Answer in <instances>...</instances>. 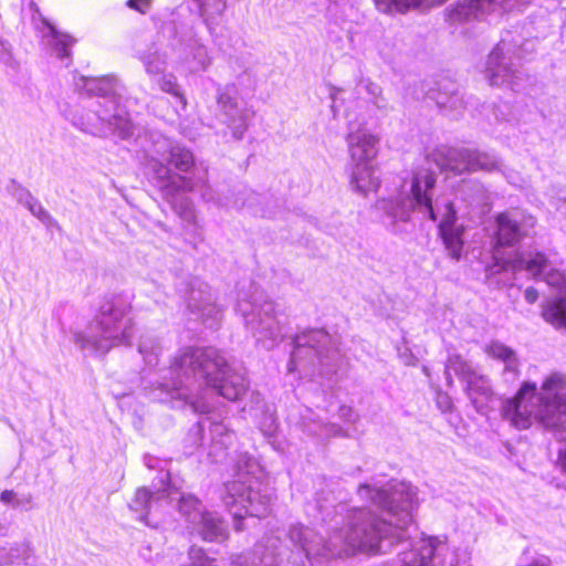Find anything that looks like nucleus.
I'll return each instance as SVG.
<instances>
[{
    "mask_svg": "<svg viewBox=\"0 0 566 566\" xmlns=\"http://www.w3.org/2000/svg\"><path fill=\"white\" fill-rule=\"evenodd\" d=\"M174 143L159 132H148L142 137V146L145 156L148 158V166L158 181L164 196L175 206V197L179 193L201 191L207 186L208 171L206 168H196L191 177L174 174L165 164L169 153L172 151ZM177 209L176 207H174Z\"/></svg>",
    "mask_w": 566,
    "mask_h": 566,
    "instance_id": "nucleus-6",
    "label": "nucleus"
},
{
    "mask_svg": "<svg viewBox=\"0 0 566 566\" xmlns=\"http://www.w3.org/2000/svg\"><path fill=\"white\" fill-rule=\"evenodd\" d=\"M423 371L428 375V368L423 367Z\"/></svg>",
    "mask_w": 566,
    "mask_h": 566,
    "instance_id": "nucleus-53",
    "label": "nucleus"
},
{
    "mask_svg": "<svg viewBox=\"0 0 566 566\" xmlns=\"http://www.w3.org/2000/svg\"><path fill=\"white\" fill-rule=\"evenodd\" d=\"M238 479L224 485L223 503L233 515L237 531L245 517H264L270 513L272 496L254 475L260 467L254 458L241 454L237 462Z\"/></svg>",
    "mask_w": 566,
    "mask_h": 566,
    "instance_id": "nucleus-5",
    "label": "nucleus"
},
{
    "mask_svg": "<svg viewBox=\"0 0 566 566\" xmlns=\"http://www.w3.org/2000/svg\"><path fill=\"white\" fill-rule=\"evenodd\" d=\"M188 308L197 313L203 323L213 326L221 316L222 308L214 302L210 287L206 283H198L189 291Z\"/></svg>",
    "mask_w": 566,
    "mask_h": 566,
    "instance_id": "nucleus-18",
    "label": "nucleus"
},
{
    "mask_svg": "<svg viewBox=\"0 0 566 566\" xmlns=\"http://www.w3.org/2000/svg\"><path fill=\"white\" fill-rule=\"evenodd\" d=\"M46 44L51 48L55 55L63 60L71 56L70 48L75 42L70 35L60 33L53 25L44 22V33Z\"/></svg>",
    "mask_w": 566,
    "mask_h": 566,
    "instance_id": "nucleus-28",
    "label": "nucleus"
},
{
    "mask_svg": "<svg viewBox=\"0 0 566 566\" xmlns=\"http://www.w3.org/2000/svg\"><path fill=\"white\" fill-rule=\"evenodd\" d=\"M138 59L149 76H160L168 64V50L153 44L146 50L139 51Z\"/></svg>",
    "mask_w": 566,
    "mask_h": 566,
    "instance_id": "nucleus-23",
    "label": "nucleus"
},
{
    "mask_svg": "<svg viewBox=\"0 0 566 566\" xmlns=\"http://www.w3.org/2000/svg\"><path fill=\"white\" fill-rule=\"evenodd\" d=\"M496 244L493 252L494 265L490 269L492 273H499L511 268L513 270L514 261L520 256L527 254H518L513 259H505L500 251L501 247L513 245L522 238V230L517 219L511 212H503L496 217Z\"/></svg>",
    "mask_w": 566,
    "mask_h": 566,
    "instance_id": "nucleus-15",
    "label": "nucleus"
},
{
    "mask_svg": "<svg viewBox=\"0 0 566 566\" xmlns=\"http://www.w3.org/2000/svg\"><path fill=\"white\" fill-rule=\"evenodd\" d=\"M399 357L406 366L416 365L417 359L409 349H406L405 352L399 353Z\"/></svg>",
    "mask_w": 566,
    "mask_h": 566,
    "instance_id": "nucleus-45",
    "label": "nucleus"
},
{
    "mask_svg": "<svg viewBox=\"0 0 566 566\" xmlns=\"http://www.w3.org/2000/svg\"><path fill=\"white\" fill-rule=\"evenodd\" d=\"M513 270H526L534 279H541L557 290L558 295L543 305L542 316L555 327L566 328V279L564 274L552 269L546 256L539 252L517 258L513 263Z\"/></svg>",
    "mask_w": 566,
    "mask_h": 566,
    "instance_id": "nucleus-10",
    "label": "nucleus"
},
{
    "mask_svg": "<svg viewBox=\"0 0 566 566\" xmlns=\"http://www.w3.org/2000/svg\"><path fill=\"white\" fill-rule=\"evenodd\" d=\"M502 413L517 429L538 422L562 442L557 465L566 472V375L552 373L538 390L535 382H525L512 399L505 401Z\"/></svg>",
    "mask_w": 566,
    "mask_h": 566,
    "instance_id": "nucleus-4",
    "label": "nucleus"
},
{
    "mask_svg": "<svg viewBox=\"0 0 566 566\" xmlns=\"http://www.w3.org/2000/svg\"><path fill=\"white\" fill-rule=\"evenodd\" d=\"M19 201L24 205L28 210L41 222L49 226L56 223L53 217L41 205V202H39L29 191H23L19 197Z\"/></svg>",
    "mask_w": 566,
    "mask_h": 566,
    "instance_id": "nucleus-35",
    "label": "nucleus"
},
{
    "mask_svg": "<svg viewBox=\"0 0 566 566\" xmlns=\"http://www.w3.org/2000/svg\"><path fill=\"white\" fill-rule=\"evenodd\" d=\"M451 373H454L467 384V392L478 411H483L488 402L493 400L489 379L478 374L474 368L459 355H451L446 364V378L452 384Z\"/></svg>",
    "mask_w": 566,
    "mask_h": 566,
    "instance_id": "nucleus-14",
    "label": "nucleus"
},
{
    "mask_svg": "<svg viewBox=\"0 0 566 566\" xmlns=\"http://www.w3.org/2000/svg\"><path fill=\"white\" fill-rule=\"evenodd\" d=\"M205 386L231 401L240 399L248 389L244 376L234 371L218 349L186 347L164 370L159 388L165 397L159 400H170L174 408L190 406L195 412L208 413L211 407L199 395Z\"/></svg>",
    "mask_w": 566,
    "mask_h": 566,
    "instance_id": "nucleus-3",
    "label": "nucleus"
},
{
    "mask_svg": "<svg viewBox=\"0 0 566 566\" xmlns=\"http://www.w3.org/2000/svg\"><path fill=\"white\" fill-rule=\"evenodd\" d=\"M14 492L13 491H3L0 495V500L3 502V503H10L13 497H14Z\"/></svg>",
    "mask_w": 566,
    "mask_h": 566,
    "instance_id": "nucleus-48",
    "label": "nucleus"
},
{
    "mask_svg": "<svg viewBox=\"0 0 566 566\" xmlns=\"http://www.w3.org/2000/svg\"><path fill=\"white\" fill-rule=\"evenodd\" d=\"M234 88L227 86L218 93V105L220 107V120L230 129L232 137L237 140L243 138L250 118L249 111L240 107L233 96Z\"/></svg>",
    "mask_w": 566,
    "mask_h": 566,
    "instance_id": "nucleus-16",
    "label": "nucleus"
},
{
    "mask_svg": "<svg viewBox=\"0 0 566 566\" xmlns=\"http://www.w3.org/2000/svg\"><path fill=\"white\" fill-rule=\"evenodd\" d=\"M237 311L252 332L256 344L265 349H272L283 339V324L275 304L266 300L262 293H256L252 300L240 297Z\"/></svg>",
    "mask_w": 566,
    "mask_h": 566,
    "instance_id": "nucleus-11",
    "label": "nucleus"
},
{
    "mask_svg": "<svg viewBox=\"0 0 566 566\" xmlns=\"http://www.w3.org/2000/svg\"><path fill=\"white\" fill-rule=\"evenodd\" d=\"M220 428H221V426H220V424H217V426H216V430H219Z\"/></svg>",
    "mask_w": 566,
    "mask_h": 566,
    "instance_id": "nucleus-54",
    "label": "nucleus"
},
{
    "mask_svg": "<svg viewBox=\"0 0 566 566\" xmlns=\"http://www.w3.org/2000/svg\"><path fill=\"white\" fill-rule=\"evenodd\" d=\"M359 94H366L369 103H371L379 111H388L389 104L387 98L382 94V88L377 83L369 78H363L357 85Z\"/></svg>",
    "mask_w": 566,
    "mask_h": 566,
    "instance_id": "nucleus-32",
    "label": "nucleus"
},
{
    "mask_svg": "<svg viewBox=\"0 0 566 566\" xmlns=\"http://www.w3.org/2000/svg\"><path fill=\"white\" fill-rule=\"evenodd\" d=\"M357 495L379 509L382 516L359 509L347 527L335 532L328 542L307 526L296 524L290 528V541L312 566L317 557L348 556L358 551L386 554L395 543L405 544L411 538L413 512L418 506L415 486L405 481L384 483L371 479L358 486Z\"/></svg>",
    "mask_w": 566,
    "mask_h": 566,
    "instance_id": "nucleus-1",
    "label": "nucleus"
},
{
    "mask_svg": "<svg viewBox=\"0 0 566 566\" xmlns=\"http://www.w3.org/2000/svg\"><path fill=\"white\" fill-rule=\"evenodd\" d=\"M484 350L488 356H490L494 359H499L504 363V365H505L504 373L505 374H511L513 378L516 377L518 361H517L516 355L512 348L507 347L506 345H504L497 340H493L485 346Z\"/></svg>",
    "mask_w": 566,
    "mask_h": 566,
    "instance_id": "nucleus-29",
    "label": "nucleus"
},
{
    "mask_svg": "<svg viewBox=\"0 0 566 566\" xmlns=\"http://www.w3.org/2000/svg\"><path fill=\"white\" fill-rule=\"evenodd\" d=\"M107 103L111 105L112 108L114 107V101L109 99L107 101Z\"/></svg>",
    "mask_w": 566,
    "mask_h": 566,
    "instance_id": "nucleus-52",
    "label": "nucleus"
},
{
    "mask_svg": "<svg viewBox=\"0 0 566 566\" xmlns=\"http://www.w3.org/2000/svg\"><path fill=\"white\" fill-rule=\"evenodd\" d=\"M151 4V0H128L127 7L140 13H146Z\"/></svg>",
    "mask_w": 566,
    "mask_h": 566,
    "instance_id": "nucleus-41",
    "label": "nucleus"
},
{
    "mask_svg": "<svg viewBox=\"0 0 566 566\" xmlns=\"http://www.w3.org/2000/svg\"><path fill=\"white\" fill-rule=\"evenodd\" d=\"M534 44L527 41L518 44L515 40L503 38L489 54L484 76L492 86L521 88L525 74L521 70L524 51H532Z\"/></svg>",
    "mask_w": 566,
    "mask_h": 566,
    "instance_id": "nucleus-9",
    "label": "nucleus"
},
{
    "mask_svg": "<svg viewBox=\"0 0 566 566\" xmlns=\"http://www.w3.org/2000/svg\"><path fill=\"white\" fill-rule=\"evenodd\" d=\"M130 306L119 298L106 300L99 307L94 324L87 334H77L76 343L94 354H105L112 347L130 345L133 321Z\"/></svg>",
    "mask_w": 566,
    "mask_h": 566,
    "instance_id": "nucleus-7",
    "label": "nucleus"
},
{
    "mask_svg": "<svg viewBox=\"0 0 566 566\" xmlns=\"http://www.w3.org/2000/svg\"><path fill=\"white\" fill-rule=\"evenodd\" d=\"M27 544H15L9 548L0 547V565L10 564L22 557L28 551Z\"/></svg>",
    "mask_w": 566,
    "mask_h": 566,
    "instance_id": "nucleus-38",
    "label": "nucleus"
},
{
    "mask_svg": "<svg viewBox=\"0 0 566 566\" xmlns=\"http://www.w3.org/2000/svg\"><path fill=\"white\" fill-rule=\"evenodd\" d=\"M332 98H333L332 108H333L334 114L336 115V94L335 93H332Z\"/></svg>",
    "mask_w": 566,
    "mask_h": 566,
    "instance_id": "nucleus-50",
    "label": "nucleus"
},
{
    "mask_svg": "<svg viewBox=\"0 0 566 566\" xmlns=\"http://www.w3.org/2000/svg\"><path fill=\"white\" fill-rule=\"evenodd\" d=\"M349 184L353 190L364 196L377 191L380 186L377 165L375 163L350 165Z\"/></svg>",
    "mask_w": 566,
    "mask_h": 566,
    "instance_id": "nucleus-19",
    "label": "nucleus"
},
{
    "mask_svg": "<svg viewBox=\"0 0 566 566\" xmlns=\"http://www.w3.org/2000/svg\"><path fill=\"white\" fill-rule=\"evenodd\" d=\"M198 10L199 15L210 32L221 22L223 13L227 9V0H188Z\"/></svg>",
    "mask_w": 566,
    "mask_h": 566,
    "instance_id": "nucleus-25",
    "label": "nucleus"
},
{
    "mask_svg": "<svg viewBox=\"0 0 566 566\" xmlns=\"http://www.w3.org/2000/svg\"><path fill=\"white\" fill-rule=\"evenodd\" d=\"M308 431L317 437L326 438L329 436H336L339 432V428L332 423L319 424L317 428H308Z\"/></svg>",
    "mask_w": 566,
    "mask_h": 566,
    "instance_id": "nucleus-39",
    "label": "nucleus"
},
{
    "mask_svg": "<svg viewBox=\"0 0 566 566\" xmlns=\"http://www.w3.org/2000/svg\"><path fill=\"white\" fill-rule=\"evenodd\" d=\"M434 164L440 170L454 172L484 170L488 172L502 170L501 160L491 153L454 148L437 147L424 160L423 165L412 170L411 177L405 179L397 196L377 200L376 209L382 213L390 226L408 222L413 212L439 221L440 235L449 255L459 260L463 247V228L455 224V211L450 201L432 203L436 186V172L430 166Z\"/></svg>",
    "mask_w": 566,
    "mask_h": 566,
    "instance_id": "nucleus-2",
    "label": "nucleus"
},
{
    "mask_svg": "<svg viewBox=\"0 0 566 566\" xmlns=\"http://www.w3.org/2000/svg\"><path fill=\"white\" fill-rule=\"evenodd\" d=\"M447 0H375L376 8L382 13L406 12L410 9H430Z\"/></svg>",
    "mask_w": 566,
    "mask_h": 566,
    "instance_id": "nucleus-27",
    "label": "nucleus"
},
{
    "mask_svg": "<svg viewBox=\"0 0 566 566\" xmlns=\"http://www.w3.org/2000/svg\"><path fill=\"white\" fill-rule=\"evenodd\" d=\"M503 175L507 179V181L514 186L522 187V178L518 176V174L514 172L513 170H503Z\"/></svg>",
    "mask_w": 566,
    "mask_h": 566,
    "instance_id": "nucleus-44",
    "label": "nucleus"
},
{
    "mask_svg": "<svg viewBox=\"0 0 566 566\" xmlns=\"http://www.w3.org/2000/svg\"><path fill=\"white\" fill-rule=\"evenodd\" d=\"M156 82L159 88L168 94H171L180 99V102L185 105V97L180 92V87L177 83V78L172 74H166L165 72L160 76H156Z\"/></svg>",
    "mask_w": 566,
    "mask_h": 566,
    "instance_id": "nucleus-37",
    "label": "nucleus"
},
{
    "mask_svg": "<svg viewBox=\"0 0 566 566\" xmlns=\"http://www.w3.org/2000/svg\"><path fill=\"white\" fill-rule=\"evenodd\" d=\"M160 350V344L156 338L148 336L142 337L138 345V352L147 365L155 366L158 364Z\"/></svg>",
    "mask_w": 566,
    "mask_h": 566,
    "instance_id": "nucleus-36",
    "label": "nucleus"
},
{
    "mask_svg": "<svg viewBox=\"0 0 566 566\" xmlns=\"http://www.w3.org/2000/svg\"><path fill=\"white\" fill-rule=\"evenodd\" d=\"M531 0H457L446 9V20L453 25L500 17L504 12L521 10Z\"/></svg>",
    "mask_w": 566,
    "mask_h": 566,
    "instance_id": "nucleus-12",
    "label": "nucleus"
},
{
    "mask_svg": "<svg viewBox=\"0 0 566 566\" xmlns=\"http://www.w3.org/2000/svg\"><path fill=\"white\" fill-rule=\"evenodd\" d=\"M287 371L312 377L318 369L329 367L338 358L337 342L324 329H312L296 335Z\"/></svg>",
    "mask_w": 566,
    "mask_h": 566,
    "instance_id": "nucleus-8",
    "label": "nucleus"
},
{
    "mask_svg": "<svg viewBox=\"0 0 566 566\" xmlns=\"http://www.w3.org/2000/svg\"><path fill=\"white\" fill-rule=\"evenodd\" d=\"M340 413H342V417L346 418L348 421H353L354 420L352 418L354 416V412H353L352 408H349V407H342L340 408Z\"/></svg>",
    "mask_w": 566,
    "mask_h": 566,
    "instance_id": "nucleus-49",
    "label": "nucleus"
},
{
    "mask_svg": "<svg viewBox=\"0 0 566 566\" xmlns=\"http://www.w3.org/2000/svg\"><path fill=\"white\" fill-rule=\"evenodd\" d=\"M409 545L399 553L401 566H460L457 553L438 537H421Z\"/></svg>",
    "mask_w": 566,
    "mask_h": 566,
    "instance_id": "nucleus-13",
    "label": "nucleus"
},
{
    "mask_svg": "<svg viewBox=\"0 0 566 566\" xmlns=\"http://www.w3.org/2000/svg\"><path fill=\"white\" fill-rule=\"evenodd\" d=\"M430 98L444 112H459L463 108V98L459 93V87L449 80L440 82L438 87L430 92Z\"/></svg>",
    "mask_w": 566,
    "mask_h": 566,
    "instance_id": "nucleus-20",
    "label": "nucleus"
},
{
    "mask_svg": "<svg viewBox=\"0 0 566 566\" xmlns=\"http://www.w3.org/2000/svg\"><path fill=\"white\" fill-rule=\"evenodd\" d=\"M437 405H438L439 409L442 410L443 412L449 411L452 407L451 399L446 394H438Z\"/></svg>",
    "mask_w": 566,
    "mask_h": 566,
    "instance_id": "nucleus-43",
    "label": "nucleus"
},
{
    "mask_svg": "<svg viewBox=\"0 0 566 566\" xmlns=\"http://www.w3.org/2000/svg\"><path fill=\"white\" fill-rule=\"evenodd\" d=\"M109 113V109H107ZM109 133L117 134L118 137L125 139L133 135V125L128 117L116 113L106 115V135Z\"/></svg>",
    "mask_w": 566,
    "mask_h": 566,
    "instance_id": "nucleus-34",
    "label": "nucleus"
},
{
    "mask_svg": "<svg viewBox=\"0 0 566 566\" xmlns=\"http://www.w3.org/2000/svg\"><path fill=\"white\" fill-rule=\"evenodd\" d=\"M196 524L191 527L205 541H221L226 537V527L223 522L214 514L209 512H195Z\"/></svg>",
    "mask_w": 566,
    "mask_h": 566,
    "instance_id": "nucleus-21",
    "label": "nucleus"
},
{
    "mask_svg": "<svg viewBox=\"0 0 566 566\" xmlns=\"http://www.w3.org/2000/svg\"><path fill=\"white\" fill-rule=\"evenodd\" d=\"M168 488L150 492L147 488H139L129 503V509L138 515V520L149 524L147 516L160 500L167 497Z\"/></svg>",
    "mask_w": 566,
    "mask_h": 566,
    "instance_id": "nucleus-22",
    "label": "nucleus"
},
{
    "mask_svg": "<svg viewBox=\"0 0 566 566\" xmlns=\"http://www.w3.org/2000/svg\"><path fill=\"white\" fill-rule=\"evenodd\" d=\"M0 62L9 65L12 62L11 45L0 36Z\"/></svg>",
    "mask_w": 566,
    "mask_h": 566,
    "instance_id": "nucleus-40",
    "label": "nucleus"
},
{
    "mask_svg": "<svg viewBox=\"0 0 566 566\" xmlns=\"http://www.w3.org/2000/svg\"><path fill=\"white\" fill-rule=\"evenodd\" d=\"M350 165L375 163L379 137L365 127L349 128L346 137Z\"/></svg>",
    "mask_w": 566,
    "mask_h": 566,
    "instance_id": "nucleus-17",
    "label": "nucleus"
},
{
    "mask_svg": "<svg viewBox=\"0 0 566 566\" xmlns=\"http://www.w3.org/2000/svg\"><path fill=\"white\" fill-rule=\"evenodd\" d=\"M165 163L172 165L181 172H188L192 167H195L192 153L177 143L174 146L172 151L169 153Z\"/></svg>",
    "mask_w": 566,
    "mask_h": 566,
    "instance_id": "nucleus-33",
    "label": "nucleus"
},
{
    "mask_svg": "<svg viewBox=\"0 0 566 566\" xmlns=\"http://www.w3.org/2000/svg\"><path fill=\"white\" fill-rule=\"evenodd\" d=\"M106 115L107 109H104L102 112L85 111L81 114H75L72 118V123L82 132L97 136H105Z\"/></svg>",
    "mask_w": 566,
    "mask_h": 566,
    "instance_id": "nucleus-26",
    "label": "nucleus"
},
{
    "mask_svg": "<svg viewBox=\"0 0 566 566\" xmlns=\"http://www.w3.org/2000/svg\"><path fill=\"white\" fill-rule=\"evenodd\" d=\"M180 216L187 220H190L193 218V211L190 209L188 203L185 205L184 209L181 211H178Z\"/></svg>",
    "mask_w": 566,
    "mask_h": 566,
    "instance_id": "nucleus-47",
    "label": "nucleus"
},
{
    "mask_svg": "<svg viewBox=\"0 0 566 566\" xmlns=\"http://www.w3.org/2000/svg\"><path fill=\"white\" fill-rule=\"evenodd\" d=\"M211 64V56L208 49L199 43L193 42L185 60L186 69L191 73L206 71Z\"/></svg>",
    "mask_w": 566,
    "mask_h": 566,
    "instance_id": "nucleus-30",
    "label": "nucleus"
},
{
    "mask_svg": "<svg viewBox=\"0 0 566 566\" xmlns=\"http://www.w3.org/2000/svg\"><path fill=\"white\" fill-rule=\"evenodd\" d=\"M558 210L562 213H566V200L558 207Z\"/></svg>",
    "mask_w": 566,
    "mask_h": 566,
    "instance_id": "nucleus-51",
    "label": "nucleus"
},
{
    "mask_svg": "<svg viewBox=\"0 0 566 566\" xmlns=\"http://www.w3.org/2000/svg\"><path fill=\"white\" fill-rule=\"evenodd\" d=\"M524 296L528 303L533 304L538 298V292L534 287H528L526 289Z\"/></svg>",
    "mask_w": 566,
    "mask_h": 566,
    "instance_id": "nucleus-46",
    "label": "nucleus"
},
{
    "mask_svg": "<svg viewBox=\"0 0 566 566\" xmlns=\"http://www.w3.org/2000/svg\"><path fill=\"white\" fill-rule=\"evenodd\" d=\"M83 88L92 95L109 96L115 93L118 81L114 76L83 77Z\"/></svg>",
    "mask_w": 566,
    "mask_h": 566,
    "instance_id": "nucleus-31",
    "label": "nucleus"
},
{
    "mask_svg": "<svg viewBox=\"0 0 566 566\" xmlns=\"http://www.w3.org/2000/svg\"><path fill=\"white\" fill-rule=\"evenodd\" d=\"M517 566H552V560L545 555H538Z\"/></svg>",
    "mask_w": 566,
    "mask_h": 566,
    "instance_id": "nucleus-42",
    "label": "nucleus"
},
{
    "mask_svg": "<svg viewBox=\"0 0 566 566\" xmlns=\"http://www.w3.org/2000/svg\"><path fill=\"white\" fill-rule=\"evenodd\" d=\"M169 502H177L179 513L185 517L191 527L196 524L193 517L195 512H206L200 501L192 494L184 493L176 488L169 485L167 491Z\"/></svg>",
    "mask_w": 566,
    "mask_h": 566,
    "instance_id": "nucleus-24",
    "label": "nucleus"
}]
</instances>
